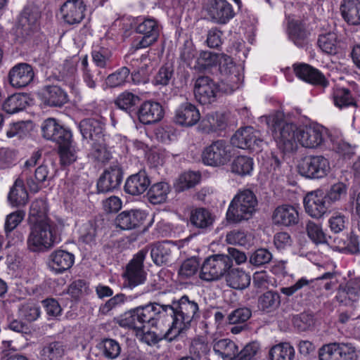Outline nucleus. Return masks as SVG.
I'll list each match as a JSON object with an SVG mask.
<instances>
[{"label": "nucleus", "instance_id": "1", "mask_svg": "<svg viewBox=\"0 0 360 360\" xmlns=\"http://www.w3.org/2000/svg\"><path fill=\"white\" fill-rule=\"evenodd\" d=\"M165 315H169L173 319L171 328L164 335V338L169 342L184 334L192 323L198 321L200 317L198 302L188 295L173 301L171 304L165 305Z\"/></svg>", "mask_w": 360, "mask_h": 360}, {"label": "nucleus", "instance_id": "2", "mask_svg": "<svg viewBox=\"0 0 360 360\" xmlns=\"http://www.w3.org/2000/svg\"><path fill=\"white\" fill-rule=\"evenodd\" d=\"M258 210V200L250 189H243L234 195L226 212V219L239 224L252 219Z\"/></svg>", "mask_w": 360, "mask_h": 360}, {"label": "nucleus", "instance_id": "3", "mask_svg": "<svg viewBox=\"0 0 360 360\" xmlns=\"http://www.w3.org/2000/svg\"><path fill=\"white\" fill-rule=\"evenodd\" d=\"M266 122L271 128L278 148L284 153L292 152L297 148V131L299 128L292 123L286 122L281 113L269 116Z\"/></svg>", "mask_w": 360, "mask_h": 360}, {"label": "nucleus", "instance_id": "4", "mask_svg": "<svg viewBox=\"0 0 360 360\" xmlns=\"http://www.w3.org/2000/svg\"><path fill=\"white\" fill-rule=\"evenodd\" d=\"M30 231L27 239L29 250L33 252H45L51 248L57 242L52 222L41 221L30 223Z\"/></svg>", "mask_w": 360, "mask_h": 360}, {"label": "nucleus", "instance_id": "5", "mask_svg": "<svg viewBox=\"0 0 360 360\" xmlns=\"http://www.w3.org/2000/svg\"><path fill=\"white\" fill-rule=\"evenodd\" d=\"M232 262L224 254L212 255L203 262L200 278L206 281H213L220 279L231 268Z\"/></svg>", "mask_w": 360, "mask_h": 360}, {"label": "nucleus", "instance_id": "6", "mask_svg": "<svg viewBox=\"0 0 360 360\" xmlns=\"http://www.w3.org/2000/svg\"><path fill=\"white\" fill-rule=\"evenodd\" d=\"M297 168L299 173L303 176L321 179L329 172L330 164L322 155H308L300 160Z\"/></svg>", "mask_w": 360, "mask_h": 360}, {"label": "nucleus", "instance_id": "7", "mask_svg": "<svg viewBox=\"0 0 360 360\" xmlns=\"http://www.w3.org/2000/svg\"><path fill=\"white\" fill-rule=\"evenodd\" d=\"M232 156V147L224 140L214 141L202 153V160L210 166L224 165Z\"/></svg>", "mask_w": 360, "mask_h": 360}, {"label": "nucleus", "instance_id": "8", "mask_svg": "<svg viewBox=\"0 0 360 360\" xmlns=\"http://www.w3.org/2000/svg\"><path fill=\"white\" fill-rule=\"evenodd\" d=\"M39 13L25 8L20 13L15 28V36L20 43L30 39L38 30Z\"/></svg>", "mask_w": 360, "mask_h": 360}, {"label": "nucleus", "instance_id": "9", "mask_svg": "<svg viewBox=\"0 0 360 360\" xmlns=\"http://www.w3.org/2000/svg\"><path fill=\"white\" fill-rule=\"evenodd\" d=\"M231 143L241 149H249L254 151L262 150L265 143L260 138L259 131L252 127H245L238 129L231 139Z\"/></svg>", "mask_w": 360, "mask_h": 360}, {"label": "nucleus", "instance_id": "10", "mask_svg": "<svg viewBox=\"0 0 360 360\" xmlns=\"http://www.w3.org/2000/svg\"><path fill=\"white\" fill-rule=\"evenodd\" d=\"M137 33L143 37L136 39L134 43L135 50L147 48L158 39L160 35V26L158 21L153 18H146L139 22L135 28Z\"/></svg>", "mask_w": 360, "mask_h": 360}, {"label": "nucleus", "instance_id": "11", "mask_svg": "<svg viewBox=\"0 0 360 360\" xmlns=\"http://www.w3.org/2000/svg\"><path fill=\"white\" fill-rule=\"evenodd\" d=\"M123 170L117 162H113L106 168L97 181L98 193L112 192L118 188L122 181Z\"/></svg>", "mask_w": 360, "mask_h": 360}, {"label": "nucleus", "instance_id": "12", "mask_svg": "<svg viewBox=\"0 0 360 360\" xmlns=\"http://www.w3.org/2000/svg\"><path fill=\"white\" fill-rule=\"evenodd\" d=\"M147 255V250H139L127 266L124 276L127 285L134 288L144 283L146 273L143 270V261Z\"/></svg>", "mask_w": 360, "mask_h": 360}, {"label": "nucleus", "instance_id": "13", "mask_svg": "<svg viewBox=\"0 0 360 360\" xmlns=\"http://www.w3.org/2000/svg\"><path fill=\"white\" fill-rule=\"evenodd\" d=\"M193 93L196 101L202 105L216 101L219 93L217 84L209 77H199L195 82Z\"/></svg>", "mask_w": 360, "mask_h": 360}, {"label": "nucleus", "instance_id": "14", "mask_svg": "<svg viewBox=\"0 0 360 360\" xmlns=\"http://www.w3.org/2000/svg\"><path fill=\"white\" fill-rule=\"evenodd\" d=\"M211 20L224 25L235 16L232 6L226 0H208L205 6Z\"/></svg>", "mask_w": 360, "mask_h": 360}, {"label": "nucleus", "instance_id": "15", "mask_svg": "<svg viewBox=\"0 0 360 360\" xmlns=\"http://www.w3.org/2000/svg\"><path fill=\"white\" fill-rule=\"evenodd\" d=\"M219 65L221 82L229 86L231 91L238 89L242 79L239 67L236 66L233 59L226 54L221 56Z\"/></svg>", "mask_w": 360, "mask_h": 360}, {"label": "nucleus", "instance_id": "16", "mask_svg": "<svg viewBox=\"0 0 360 360\" xmlns=\"http://www.w3.org/2000/svg\"><path fill=\"white\" fill-rule=\"evenodd\" d=\"M304 209L311 217H321L330 207L324 193L317 190L309 193L304 199Z\"/></svg>", "mask_w": 360, "mask_h": 360}, {"label": "nucleus", "instance_id": "17", "mask_svg": "<svg viewBox=\"0 0 360 360\" xmlns=\"http://www.w3.org/2000/svg\"><path fill=\"white\" fill-rule=\"evenodd\" d=\"M10 84L17 89L28 86L34 77L32 67L26 63H20L14 65L8 72Z\"/></svg>", "mask_w": 360, "mask_h": 360}, {"label": "nucleus", "instance_id": "18", "mask_svg": "<svg viewBox=\"0 0 360 360\" xmlns=\"http://www.w3.org/2000/svg\"><path fill=\"white\" fill-rule=\"evenodd\" d=\"M323 129L320 126H306L299 128L297 131L298 143L303 147L315 148L323 142Z\"/></svg>", "mask_w": 360, "mask_h": 360}, {"label": "nucleus", "instance_id": "19", "mask_svg": "<svg viewBox=\"0 0 360 360\" xmlns=\"http://www.w3.org/2000/svg\"><path fill=\"white\" fill-rule=\"evenodd\" d=\"M41 131L44 138L55 141L58 144L63 140L72 138L71 131L60 124L54 118H48L43 122Z\"/></svg>", "mask_w": 360, "mask_h": 360}, {"label": "nucleus", "instance_id": "20", "mask_svg": "<svg viewBox=\"0 0 360 360\" xmlns=\"http://www.w3.org/2000/svg\"><path fill=\"white\" fill-rule=\"evenodd\" d=\"M25 215V212L22 210H18L7 215L4 224L6 238L8 240L7 247L23 241V235L21 232L15 231L13 233V231L22 222Z\"/></svg>", "mask_w": 360, "mask_h": 360}, {"label": "nucleus", "instance_id": "21", "mask_svg": "<svg viewBox=\"0 0 360 360\" xmlns=\"http://www.w3.org/2000/svg\"><path fill=\"white\" fill-rule=\"evenodd\" d=\"M86 6L82 0H68L61 6L64 21L69 25L79 24L85 16Z\"/></svg>", "mask_w": 360, "mask_h": 360}, {"label": "nucleus", "instance_id": "22", "mask_svg": "<svg viewBox=\"0 0 360 360\" xmlns=\"http://www.w3.org/2000/svg\"><path fill=\"white\" fill-rule=\"evenodd\" d=\"M294 72L297 77L313 85L323 88L328 85V81L326 77L319 70L308 64L294 65Z\"/></svg>", "mask_w": 360, "mask_h": 360}, {"label": "nucleus", "instance_id": "23", "mask_svg": "<svg viewBox=\"0 0 360 360\" xmlns=\"http://www.w3.org/2000/svg\"><path fill=\"white\" fill-rule=\"evenodd\" d=\"M139 120L143 124L158 122L164 116L162 105L155 101H147L143 103L137 111Z\"/></svg>", "mask_w": 360, "mask_h": 360}, {"label": "nucleus", "instance_id": "24", "mask_svg": "<svg viewBox=\"0 0 360 360\" xmlns=\"http://www.w3.org/2000/svg\"><path fill=\"white\" fill-rule=\"evenodd\" d=\"M81 71L82 80L85 85L90 89L94 90L103 81L105 72L98 69L95 65L89 64L86 55L81 59Z\"/></svg>", "mask_w": 360, "mask_h": 360}, {"label": "nucleus", "instance_id": "25", "mask_svg": "<svg viewBox=\"0 0 360 360\" xmlns=\"http://www.w3.org/2000/svg\"><path fill=\"white\" fill-rule=\"evenodd\" d=\"M174 249V245L167 240H165L150 244L142 250H147V253L150 252L153 262L160 266L171 261L172 254Z\"/></svg>", "mask_w": 360, "mask_h": 360}, {"label": "nucleus", "instance_id": "26", "mask_svg": "<svg viewBox=\"0 0 360 360\" xmlns=\"http://www.w3.org/2000/svg\"><path fill=\"white\" fill-rule=\"evenodd\" d=\"M271 219L275 225L291 226L299 222V214L292 205H282L275 208Z\"/></svg>", "mask_w": 360, "mask_h": 360}, {"label": "nucleus", "instance_id": "27", "mask_svg": "<svg viewBox=\"0 0 360 360\" xmlns=\"http://www.w3.org/2000/svg\"><path fill=\"white\" fill-rule=\"evenodd\" d=\"M75 262L73 254L63 250H56L49 257V266L56 274H62L70 269Z\"/></svg>", "mask_w": 360, "mask_h": 360}, {"label": "nucleus", "instance_id": "28", "mask_svg": "<svg viewBox=\"0 0 360 360\" xmlns=\"http://www.w3.org/2000/svg\"><path fill=\"white\" fill-rule=\"evenodd\" d=\"M146 218V214L140 210L123 211L115 219V224L123 230H131L141 226Z\"/></svg>", "mask_w": 360, "mask_h": 360}, {"label": "nucleus", "instance_id": "29", "mask_svg": "<svg viewBox=\"0 0 360 360\" xmlns=\"http://www.w3.org/2000/svg\"><path fill=\"white\" fill-rule=\"evenodd\" d=\"M150 184V179L146 170L129 176L124 184V191L132 195L143 193Z\"/></svg>", "mask_w": 360, "mask_h": 360}, {"label": "nucleus", "instance_id": "30", "mask_svg": "<svg viewBox=\"0 0 360 360\" xmlns=\"http://www.w3.org/2000/svg\"><path fill=\"white\" fill-rule=\"evenodd\" d=\"M174 119L179 125L192 127L200 120V114L194 105L186 102L176 109Z\"/></svg>", "mask_w": 360, "mask_h": 360}, {"label": "nucleus", "instance_id": "31", "mask_svg": "<svg viewBox=\"0 0 360 360\" xmlns=\"http://www.w3.org/2000/svg\"><path fill=\"white\" fill-rule=\"evenodd\" d=\"M143 328L146 323L151 326L156 324V321L162 316L165 315V304H160L158 302H150L145 305L136 307Z\"/></svg>", "mask_w": 360, "mask_h": 360}, {"label": "nucleus", "instance_id": "32", "mask_svg": "<svg viewBox=\"0 0 360 360\" xmlns=\"http://www.w3.org/2000/svg\"><path fill=\"white\" fill-rule=\"evenodd\" d=\"M41 97L44 103L51 107H61L68 101L67 93L56 85L44 86Z\"/></svg>", "mask_w": 360, "mask_h": 360}, {"label": "nucleus", "instance_id": "33", "mask_svg": "<svg viewBox=\"0 0 360 360\" xmlns=\"http://www.w3.org/2000/svg\"><path fill=\"white\" fill-rule=\"evenodd\" d=\"M80 132L85 139L94 142L103 141V126L101 122L93 118L84 119L79 124Z\"/></svg>", "mask_w": 360, "mask_h": 360}, {"label": "nucleus", "instance_id": "34", "mask_svg": "<svg viewBox=\"0 0 360 360\" xmlns=\"http://www.w3.org/2000/svg\"><path fill=\"white\" fill-rule=\"evenodd\" d=\"M212 345L217 358L221 360H235L238 347L231 340L228 338L214 340Z\"/></svg>", "mask_w": 360, "mask_h": 360}, {"label": "nucleus", "instance_id": "35", "mask_svg": "<svg viewBox=\"0 0 360 360\" xmlns=\"http://www.w3.org/2000/svg\"><path fill=\"white\" fill-rule=\"evenodd\" d=\"M343 19L352 25H360V1L343 0L340 4Z\"/></svg>", "mask_w": 360, "mask_h": 360}, {"label": "nucleus", "instance_id": "36", "mask_svg": "<svg viewBox=\"0 0 360 360\" xmlns=\"http://www.w3.org/2000/svg\"><path fill=\"white\" fill-rule=\"evenodd\" d=\"M226 273V283L232 288L243 290L250 284V275L240 268L230 269Z\"/></svg>", "mask_w": 360, "mask_h": 360}, {"label": "nucleus", "instance_id": "37", "mask_svg": "<svg viewBox=\"0 0 360 360\" xmlns=\"http://www.w3.org/2000/svg\"><path fill=\"white\" fill-rule=\"evenodd\" d=\"M227 115L224 112H212L207 114L202 120L203 129L207 132L223 130L227 126Z\"/></svg>", "mask_w": 360, "mask_h": 360}, {"label": "nucleus", "instance_id": "38", "mask_svg": "<svg viewBox=\"0 0 360 360\" xmlns=\"http://www.w3.org/2000/svg\"><path fill=\"white\" fill-rule=\"evenodd\" d=\"M94 65L100 70L110 68L112 62L111 50L103 46H94L91 51Z\"/></svg>", "mask_w": 360, "mask_h": 360}, {"label": "nucleus", "instance_id": "39", "mask_svg": "<svg viewBox=\"0 0 360 360\" xmlns=\"http://www.w3.org/2000/svg\"><path fill=\"white\" fill-rule=\"evenodd\" d=\"M8 199L13 207L23 206L27 203L28 200V193L22 179H17L15 180L8 193Z\"/></svg>", "mask_w": 360, "mask_h": 360}, {"label": "nucleus", "instance_id": "40", "mask_svg": "<svg viewBox=\"0 0 360 360\" xmlns=\"http://www.w3.org/2000/svg\"><path fill=\"white\" fill-rule=\"evenodd\" d=\"M169 191V185L167 182L160 181L151 185L147 192V197L150 203L161 204L166 201Z\"/></svg>", "mask_w": 360, "mask_h": 360}, {"label": "nucleus", "instance_id": "41", "mask_svg": "<svg viewBox=\"0 0 360 360\" xmlns=\"http://www.w3.org/2000/svg\"><path fill=\"white\" fill-rule=\"evenodd\" d=\"M214 221V216L205 208H197L191 213V224L198 229H208L212 226Z\"/></svg>", "mask_w": 360, "mask_h": 360}, {"label": "nucleus", "instance_id": "42", "mask_svg": "<svg viewBox=\"0 0 360 360\" xmlns=\"http://www.w3.org/2000/svg\"><path fill=\"white\" fill-rule=\"evenodd\" d=\"M288 34L289 39L298 47H302L307 43L308 32L304 25L299 21L289 22Z\"/></svg>", "mask_w": 360, "mask_h": 360}, {"label": "nucleus", "instance_id": "43", "mask_svg": "<svg viewBox=\"0 0 360 360\" xmlns=\"http://www.w3.org/2000/svg\"><path fill=\"white\" fill-rule=\"evenodd\" d=\"M28 96L25 94H14L4 101L3 109L8 114L22 111L28 105Z\"/></svg>", "mask_w": 360, "mask_h": 360}, {"label": "nucleus", "instance_id": "44", "mask_svg": "<svg viewBox=\"0 0 360 360\" xmlns=\"http://www.w3.org/2000/svg\"><path fill=\"white\" fill-rule=\"evenodd\" d=\"M47 204L43 199H37L34 200L30 208L29 222H39L46 221V222H52L47 217Z\"/></svg>", "mask_w": 360, "mask_h": 360}, {"label": "nucleus", "instance_id": "45", "mask_svg": "<svg viewBox=\"0 0 360 360\" xmlns=\"http://www.w3.org/2000/svg\"><path fill=\"white\" fill-rule=\"evenodd\" d=\"M117 323L121 327L131 328L139 333L143 330L136 307L126 311L117 319Z\"/></svg>", "mask_w": 360, "mask_h": 360}, {"label": "nucleus", "instance_id": "46", "mask_svg": "<svg viewBox=\"0 0 360 360\" xmlns=\"http://www.w3.org/2000/svg\"><path fill=\"white\" fill-rule=\"evenodd\" d=\"M306 231L308 237L316 245L332 243L331 236H328L319 224L309 221L306 225Z\"/></svg>", "mask_w": 360, "mask_h": 360}, {"label": "nucleus", "instance_id": "47", "mask_svg": "<svg viewBox=\"0 0 360 360\" xmlns=\"http://www.w3.org/2000/svg\"><path fill=\"white\" fill-rule=\"evenodd\" d=\"M281 304V297L277 292L266 291L258 298V307L266 312H271Z\"/></svg>", "mask_w": 360, "mask_h": 360}, {"label": "nucleus", "instance_id": "48", "mask_svg": "<svg viewBox=\"0 0 360 360\" xmlns=\"http://www.w3.org/2000/svg\"><path fill=\"white\" fill-rule=\"evenodd\" d=\"M270 360H293L295 349L288 342H283L273 346L269 352Z\"/></svg>", "mask_w": 360, "mask_h": 360}, {"label": "nucleus", "instance_id": "49", "mask_svg": "<svg viewBox=\"0 0 360 360\" xmlns=\"http://www.w3.org/2000/svg\"><path fill=\"white\" fill-rule=\"evenodd\" d=\"M58 153L63 165H70L77 160V156L72 146V138L63 140L58 143Z\"/></svg>", "mask_w": 360, "mask_h": 360}, {"label": "nucleus", "instance_id": "50", "mask_svg": "<svg viewBox=\"0 0 360 360\" xmlns=\"http://www.w3.org/2000/svg\"><path fill=\"white\" fill-rule=\"evenodd\" d=\"M53 175L50 173L47 165L42 163L34 171L35 181L32 179L27 181L30 189L36 193L39 191L41 186L39 184H43L46 181H50L53 179Z\"/></svg>", "mask_w": 360, "mask_h": 360}, {"label": "nucleus", "instance_id": "51", "mask_svg": "<svg viewBox=\"0 0 360 360\" xmlns=\"http://www.w3.org/2000/svg\"><path fill=\"white\" fill-rule=\"evenodd\" d=\"M318 44L320 49L328 54H336L338 51V36L334 32H328L319 36Z\"/></svg>", "mask_w": 360, "mask_h": 360}, {"label": "nucleus", "instance_id": "52", "mask_svg": "<svg viewBox=\"0 0 360 360\" xmlns=\"http://www.w3.org/2000/svg\"><path fill=\"white\" fill-rule=\"evenodd\" d=\"M141 99L139 96L129 92L124 91L120 94L115 101V105L120 109L128 112L134 111Z\"/></svg>", "mask_w": 360, "mask_h": 360}, {"label": "nucleus", "instance_id": "53", "mask_svg": "<svg viewBox=\"0 0 360 360\" xmlns=\"http://www.w3.org/2000/svg\"><path fill=\"white\" fill-rule=\"evenodd\" d=\"M333 102L339 108L349 106H356V101L352 96L351 91L345 88H336L333 94Z\"/></svg>", "mask_w": 360, "mask_h": 360}, {"label": "nucleus", "instance_id": "54", "mask_svg": "<svg viewBox=\"0 0 360 360\" xmlns=\"http://www.w3.org/2000/svg\"><path fill=\"white\" fill-rule=\"evenodd\" d=\"M253 160L245 155L236 157L231 163V171L240 176L250 174L253 169Z\"/></svg>", "mask_w": 360, "mask_h": 360}, {"label": "nucleus", "instance_id": "55", "mask_svg": "<svg viewBox=\"0 0 360 360\" xmlns=\"http://www.w3.org/2000/svg\"><path fill=\"white\" fill-rule=\"evenodd\" d=\"M200 174L199 172H188L182 174L178 179L175 188L178 192L194 187L200 182Z\"/></svg>", "mask_w": 360, "mask_h": 360}, {"label": "nucleus", "instance_id": "56", "mask_svg": "<svg viewBox=\"0 0 360 360\" xmlns=\"http://www.w3.org/2000/svg\"><path fill=\"white\" fill-rule=\"evenodd\" d=\"M102 354L107 359H113L119 356L121 347L117 341L111 338L103 340L98 344Z\"/></svg>", "mask_w": 360, "mask_h": 360}, {"label": "nucleus", "instance_id": "57", "mask_svg": "<svg viewBox=\"0 0 360 360\" xmlns=\"http://www.w3.org/2000/svg\"><path fill=\"white\" fill-rule=\"evenodd\" d=\"M63 354V345L60 342H51L44 346L41 351L42 360H59Z\"/></svg>", "mask_w": 360, "mask_h": 360}, {"label": "nucleus", "instance_id": "58", "mask_svg": "<svg viewBox=\"0 0 360 360\" xmlns=\"http://www.w3.org/2000/svg\"><path fill=\"white\" fill-rule=\"evenodd\" d=\"M39 308L32 302L25 303L20 305L18 309L19 317L28 322H32L37 320L39 317Z\"/></svg>", "mask_w": 360, "mask_h": 360}, {"label": "nucleus", "instance_id": "59", "mask_svg": "<svg viewBox=\"0 0 360 360\" xmlns=\"http://www.w3.org/2000/svg\"><path fill=\"white\" fill-rule=\"evenodd\" d=\"M129 73L130 71L127 67H122L109 75L105 79V83L110 88L121 86L124 84Z\"/></svg>", "mask_w": 360, "mask_h": 360}, {"label": "nucleus", "instance_id": "60", "mask_svg": "<svg viewBox=\"0 0 360 360\" xmlns=\"http://www.w3.org/2000/svg\"><path fill=\"white\" fill-rule=\"evenodd\" d=\"M272 259V254L265 248H259L249 256V262L255 266H262Z\"/></svg>", "mask_w": 360, "mask_h": 360}, {"label": "nucleus", "instance_id": "61", "mask_svg": "<svg viewBox=\"0 0 360 360\" xmlns=\"http://www.w3.org/2000/svg\"><path fill=\"white\" fill-rule=\"evenodd\" d=\"M89 156L94 160L101 163H105L111 158V155L105 147L103 141L92 143V149Z\"/></svg>", "mask_w": 360, "mask_h": 360}, {"label": "nucleus", "instance_id": "62", "mask_svg": "<svg viewBox=\"0 0 360 360\" xmlns=\"http://www.w3.org/2000/svg\"><path fill=\"white\" fill-rule=\"evenodd\" d=\"M79 240L86 244L95 241L97 234L96 226L94 221H89L82 224L79 229Z\"/></svg>", "mask_w": 360, "mask_h": 360}, {"label": "nucleus", "instance_id": "63", "mask_svg": "<svg viewBox=\"0 0 360 360\" xmlns=\"http://www.w3.org/2000/svg\"><path fill=\"white\" fill-rule=\"evenodd\" d=\"M347 192V186L342 182H338L333 184L325 195L327 201L329 202V205H330V203L339 201L345 198Z\"/></svg>", "mask_w": 360, "mask_h": 360}, {"label": "nucleus", "instance_id": "64", "mask_svg": "<svg viewBox=\"0 0 360 360\" xmlns=\"http://www.w3.org/2000/svg\"><path fill=\"white\" fill-rule=\"evenodd\" d=\"M260 352L259 342L254 341L247 344L243 349L237 352L235 360H253Z\"/></svg>", "mask_w": 360, "mask_h": 360}]
</instances>
